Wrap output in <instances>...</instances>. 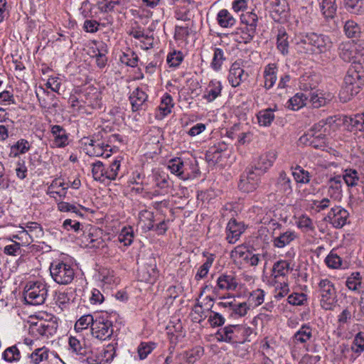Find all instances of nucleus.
Here are the masks:
<instances>
[{
  "label": "nucleus",
  "mask_w": 364,
  "mask_h": 364,
  "mask_svg": "<svg viewBox=\"0 0 364 364\" xmlns=\"http://www.w3.org/2000/svg\"><path fill=\"white\" fill-rule=\"evenodd\" d=\"M321 307L326 311H333L338 303V295L334 284L328 279H322L318 284Z\"/></svg>",
  "instance_id": "f257e3e1"
},
{
  "label": "nucleus",
  "mask_w": 364,
  "mask_h": 364,
  "mask_svg": "<svg viewBox=\"0 0 364 364\" xmlns=\"http://www.w3.org/2000/svg\"><path fill=\"white\" fill-rule=\"evenodd\" d=\"M47 294V286L41 282H28L24 288V299L27 304L31 305L43 304Z\"/></svg>",
  "instance_id": "f03ea898"
},
{
  "label": "nucleus",
  "mask_w": 364,
  "mask_h": 364,
  "mask_svg": "<svg viewBox=\"0 0 364 364\" xmlns=\"http://www.w3.org/2000/svg\"><path fill=\"white\" fill-rule=\"evenodd\" d=\"M49 269L51 277L59 284H68L72 282L75 277L73 267L62 261L53 262Z\"/></svg>",
  "instance_id": "7ed1b4c3"
},
{
  "label": "nucleus",
  "mask_w": 364,
  "mask_h": 364,
  "mask_svg": "<svg viewBox=\"0 0 364 364\" xmlns=\"http://www.w3.org/2000/svg\"><path fill=\"white\" fill-rule=\"evenodd\" d=\"M92 335L101 341L109 338L113 333L112 322L107 314L95 315V321L91 326Z\"/></svg>",
  "instance_id": "20e7f679"
},
{
  "label": "nucleus",
  "mask_w": 364,
  "mask_h": 364,
  "mask_svg": "<svg viewBox=\"0 0 364 364\" xmlns=\"http://www.w3.org/2000/svg\"><path fill=\"white\" fill-rule=\"evenodd\" d=\"M194 162L189 159L183 160L181 158H175L168 161V168L171 173L176 175L182 180H186L194 172Z\"/></svg>",
  "instance_id": "39448f33"
},
{
  "label": "nucleus",
  "mask_w": 364,
  "mask_h": 364,
  "mask_svg": "<svg viewBox=\"0 0 364 364\" xmlns=\"http://www.w3.org/2000/svg\"><path fill=\"white\" fill-rule=\"evenodd\" d=\"M361 65H352L345 77L344 83L354 89V92H359L364 85V73L360 70Z\"/></svg>",
  "instance_id": "423d86ee"
},
{
  "label": "nucleus",
  "mask_w": 364,
  "mask_h": 364,
  "mask_svg": "<svg viewBox=\"0 0 364 364\" xmlns=\"http://www.w3.org/2000/svg\"><path fill=\"white\" fill-rule=\"evenodd\" d=\"M84 145L85 146V149L87 151V154L90 156H104L108 158L109 156V154H105L107 151H112V147L108 144H105L103 141H100L99 139L93 138H86L84 141Z\"/></svg>",
  "instance_id": "0eeeda50"
},
{
  "label": "nucleus",
  "mask_w": 364,
  "mask_h": 364,
  "mask_svg": "<svg viewBox=\"0 0 364 364\" xmlns=\"http://www.w3.org/2000/svg\"><path fill=\"white\" fill-rule=\"evenodd\" d=\"M218 341L228 343H241L239 325H228L218 331L215 334Z\"/></svg>",
  "instance_id": "6e6552de"
},
{
  "label": "nucleus",
  "mask_w": 364,
  "mask_h": 364,
  "mask_svg": "<svg viewBox=\"0 0 364 364\" xmlns=\"http://www.w3.org/2000/svg\"><path fill=\"white\" fill-rule=\"evenodd\" d=\"M277 157V154L274 150L262 154L258 157L251 168H253L255 171L261 176L272 166Z\"/></svg>",
  "instance_id": "1a4fd4ad"
},
{
  "label": "nucleus",
  "mask_w": 364,
  "mask_h": 364,
  "mask_svg": "<svg viewBox=\"0 0 364 364\" xmlns=\"http://www.w3.org/2000/svg\"><path fill=\"white\" fill-rule=\"evenodd\" d=\"M260 175L253 168L247 171L246 176H242L238 183L240 190L243 192L250 193L257 189L259 186Z\"/></svg>",
  "instance_id": "9d476101"
},
{
  "label": "nucleus",
  "mask_w": 364,
  "mask_h": 364,
  "mask_svg": "<svg viewBox=\"0 0 364 364\" xmlns=\"http://www.w3.org/2000/svg\"><path fill=\"white\" fill-rule=\"evenodd\" d=\"M58 325L54 321H41L31 327L32 333L48 338L53 336L57 331Z\"/></svg>",
  "instance_id": "9b49d317"
},
{
  "label": "nucleus",
  "mask_w": 364,
  "mask_h": 364,
  "mask_svg": "<svg viewBox=\"0 0 364 364\" xmlns=\"http://www.w3.org/2000/svg\"><path fill=\"white\" fill-rule=\"evenodd\" d=\"M311 52L325 53L332 47V41L328 36L311 33Z\"/></svg>",
  "instance_id": "f8f14e48"
},
{
  "label": "nucleus",
  "mask_w": 364,
  "mask_h": 364,
  "mask_svg": "<svg viewBox=\"0 0 364 364\" xmlns=\"http://www.w3.org/2000/svg\"><path fill=\"white\" fill-rule=\"evenodd\" d=\"M245 230V225L242 222H238L232 218L226 227V240L230 244L235 243Z\"/></svg>",
  "instance_id": "ddd939ff"
},
{
  "label": "nucleus",
  "mask_w": 364,
  "mask_h": 364,
  "mask_svg": "<svg viewBox=\"0 0 364 364\" xmlns=\"http://www.w3.org/2000/svg\"><path fill=\"white\" fill-rule=\"evenodd\" d=\"M349 217L348 212L341 206L332 208L327 218L334 228H341L347 223Z\"/></svg>",
  "instance_id": "4468645a"
},
{
  "label": "nucleus",
  "mask_w": 364,
  "mask_h": 364,
  "mask_svg": "<svg viewBox=\"0 0 364 364\" xmlns=\"http://www.w3.org/2000/svg\"><path fill=\"white\" fill-rule=\"evenodd\" d=\"M139 278L141 282L153 284L159 276V272L156 269V264L153 259H151L149 263L139 269L138 272Z\"/></svg>",
  "instance_id": "2eb2a0df"
},
{
  "label": "nucleus",
  "mask_w": 364,
  "mask_h": 364,
  "mask_svg": "<svg viewBox=\"0 0 364 364\" xmlns=\"http://www.w3.org/2000/svg\"><path fill=\"white\" fill-rule=\"evenodd\" d=\"M248 77V73L240 67V63L235 62L231 65L228 75V81L232 87H236L239 86L242 82L247 80Z\"/></svg>",
  "instance_id": "dca6fc26"
},
{
  "label": "nucleus",
  "mask_w": 364,
  "mask_h": 364,
  "mask_svg": "<svg viewBox=\"0 0 364 364\" xmlns=\"http://www.w3.org/2000/svg\"><path fill=\"white\" fill-rule=\"evenodd\" d=\"M238 287V282L232 274H222L216 280L215 291H235Z\"/></svg>",
  "instance_id": "f3484780"
},
{
  "label": "nucleus",
  "mask_w": 364,
  "mask_h": 364,
  "mask_svg": "<svg viewBox=\"0 0 364 364\" xmlns=\"http://www.w3.org/2000/svg\"><path fill=\"white\" fill-rule=\"evenodd\" d=\"M330 125L328 122L324 120H321L317 124H315L312 128H311L307 133L304 134L299 138L301 143H308V141L311 139L316 138L319 133L329 134Z\"/></svg>",
  "instance_id": "a211bd4d"
},
{
  "label": "nucleus",
  "mask_w": 364,
  "mask_h": 364,
  "mask_svg": "<svg viewBox=\"0 0 364 364\" xmlns=\"http://www.w3.org/2000/svg\"><path fill=\"white\" fill-rule=\"evenodd\" d=\"M68 184L65 183L60 178L54 179L49 186L47 194L55 199L64 198L67 194Z\"/></svg>",
  "instance_id": "6ab92c4d"
},
{
  "label": "nucleus",
  "mask_w": 364,
  "mask_h": 364,
  "mask_svg": "<svg viewBox=\"0 0 364 364\" xmlns=\"http://www.w3.org/2000/svg\"><path fill=\"white\" fill-rule=\"evenodd\" d=\"M203 348L198 346L179 354L177 358L180 364H193L199 360L203 356Z\"/></svg>",
  "instance_id": "aec40b11"
},
{
  "label": "nucleus",
  "mask_w": 364,
  "mask_h": 364,
  "mask_svg": "<svg viewBox=\"0 0 364 364\" xmlns=\"http://www.w3.org/2000/svg\"><path fill=\"white\" fill-rule=\"evenodd\" d=\"M338 50L339 55L344 61L352 62L353 65L357 64L355 43L352 41L342 43Z\"/></svg>",
  "instance_id": "412c9836"
},
{
  "label": "nucleus",
  "mask_w": 364,
  "mask_h": 364,
  "mask_svg": "<svg viewBox=\"0 0 364 364\" xmlns=\"http://www.w3.org/2000/svg\"><path fill=\"white\" fill-rule=\"evenodd\" d=\"M307 96H309L308 103H310L315 108L326 105L333 98L331 93H323L318 90L308 92Z\"/></svg>",
  "instance_id": "4be33fe9"
},
{
  "label": "nucleus",
  "mask_w": 364,
  "mask_h": 364,
  "mask_svg": "<svg viewBox=\"0 0 364 364\" xmlns=\"http://www.w3.org/2000/svg\"><path fill=\"white\" fill-rule=\"evenodd\" d=\"M222 88L220 81L212 80L208 83L203 97L208 102H213L217 97L220 96Z\"/></svg>",
  "instance_id": "5701e85b"
},
{
  "label": "nucleus",
  "mask_w": 364,
  "mask_h": 364,
  "mask_svg": "<svg viewBox=\"0 0 364 364\" xmlns=\"http://www.w3.org/2000/svg\"><path fill=\"white\" fill-rule=\"evenodd\" d=\"M148 95L141 88H136L129 97L133 111H137L143 108L146 102Z\"/></svg>",
  "instance_id": "b1692460"
},
{
  "label": "nucleus",
  "mask_w": 364,
  "mask_h": 364,
  "mask_svg": "<svg viewBox=\"0 0 364 364\" xmlns=\"http://www.w3.org/2000/svg\"><path fill=\"white\" fill-rule=\"evenodd\" d=\"M277 68L274 63H269L264 68L263 77H264V87L267 90L271 89L275 84L277 77Z\"/></svg>",
  "instance_id": "393cba45"
},
{
  "label": "nucleus",
  "mask_w": 364,
  "mask_h": 364,
  "mask_svg": "<svg viewBox=\"0 0 364 364\" xmlns=\"http://www.w3.org/2000/svg\"><path fill=\"white\" fill-rule=\"evenodd\" d=\"M328 196L333 200H340L342 197L341 176H338L330 179L328 183Z\"/></svg>",
  "instance_id": "a878e982"
},
{
  "label": "nucleus",
  "mask_w": 364,
  "mask_h": 364,
  "mask_svg": "<svg viewBox=\"0 0 364 364\" xmlns=\"http://www.w3.org/2000/svg\"><path fill=\"white\" fill-rule=\"evenodd\" d=\"M297 237L296 233L290 230L281 232L278 236L274 237L272 242L273 245L277 248H283L289 245Z\"/></svg>",
  "instance_id": "bb28decb"
},
{
  "label": "nucleus",
  "mask_w": 364,
  "mask_h": 364,
  "mask_svg": "<svg viewBox=\"0 0 364 364\" xmlns=\"http://www.w3.org/2000/svg\"><path fill=\"white\" fill-rule=\"evenodd\" d=\"M85 103L93 109L102 107V95L96 88H92L85 94Z\"/></svg>",
  "instance_id": "cd10ccee"
},
{
  "label": "nucleus",
  "mask_w": 364,
  "mask_h": 364,
  "mask_svg": "<svg viewBox=\"0 0 364 364\" xmlns=\"http://www.w3.org/2000/svg\"><path fill=\"white\" fill-rule=\"evenodd\" d=\"M216 20L220 27L225 28H232L236 23L235 18L225 9L218 11Z\"/></svg>",
  "instance_id": "c85d7f7f"
},
{
  "label": "nucleus",
  "mask_w": 364,
  "mask_h": 364,
  "mask_svg": "<svg viewBox=\"0 0 364 364\" xmlns=\"http://www.w3.org/2000/svg\"><path fill=\"white\" fill-rule=\"evenodd\" d=\"M311 38V33H300L295 35L294 43L297 49L300 52L308 53L311 51V46L310 41Z\"/></svg>",
  "instance_id": "c756f323"
},
{
  "label": "nucleus",
  "mask_w": 364,
  "mask_h": 364,
  "mask_svg": "<svg viewBox=\"0 0 364 364\" xmlns=\"http://www.w3.org/2000/svg\"><path fill=\"white\" fill-rule=\"evenodd\" d=\"M28 232H35L36 235L41 234L42 232V228L40 226V225L37 223H28L26 224V227L23 229V230L21 232V236L16 235H14L13 237L18 240L25 238L26 242H24V244H29L33 241V240L31 239V237L29 235Z\"/></svg>",
  "instance_id": "7c9ffc66"
},
{
  "label": "nucleus",
  "mask_w": 364,
  "mask_h": 364,
  "mask_svg": "<svg viewBox=\"0 0 364 364\" xmlns=\"http://www.w3.org/2000/svg\"><path fill=\"white\" fill-rule=\"evenodd\" d=\"M346 286L350 291L360 293L363 288V277L360 272H353L346 279Z\"/></svg>",
  "instance_id": "2f4dec72"
},
{
  "label": "nucleus",
  "mask_w": 364,
  "mask_h": 364,
  "mask_svg": "<svg viewBox=\"0 0 364 364\" xmlns=\"http://www.w3.org/2000/svg\"><path fill=\"white\" fill-rule=\"evenodd\" d=\"M307 93L298 92L291 97L287 102V107L292 110H299L308 104Z\"/></svg>",
  "instance_id": "473e14b6"
},
{
  "label": "nucleus",
  "mask_w": 364,
  "mask_h": 364,
  "mask_svg": "<svg viewBox=\"0 0 364 364\" xmlns=\"http://www.w3.org/2000/svg\"><path fill=\"white\" fill-rule=\"evenodd\" d=\"M69 346L72 351L80 355V358L86 355L89 353V348L86 346L85 341L83 339L80 341L71 336L69 338Z\"/></svg>",
  "instance_id": "72a5a7b5"
},
{
  "label": "nucleus",
  "mask_w": 364,
  "mask_h": 364,
  "mask_svg": "<svg viewBox=\"0 0 364 364\" xmlns=\"http://www.w3.org/2000/svg\"><path fill=\"white\" fill-rule=\"evenodd\" d=\"M275 110L276 107L274 109L267 108L260 110L257 114V119L259 124L262 127H269L275 118L274 114Z\"/></svg>",
  "instance_id": "f704fd0d"
},
{
  "label": "nucleus",
  "mask_w": 364,
  "mask_h": 364,
  "mask_svg": "<svg viewBox=\"0 0 364 364\" xmlns=\"http://www.w3.org/2000/svg\"><path fill=\"white\" fill-rule=\"evenodd\" d=\"M51 133L55 137V144L58 147H63L68 144V136L65 130L60 125H53Z\"/></svg>",
  "instance_id": "c9c22d12"
},
{
  "label": "nucleus",
  "mask_w": 364,
  "mask_h": 364,
  "mask_svg": "<svg viewBox=\"0 0 364 364\" xmlns=\"http://www.w3.org/2000/svg\"><path fill=\"white\" fill-rule=\"evenodd\" d=\"M82 242L84 244L85 247L88 248H99L104 245L102 239L97 237L94 232L90 230L87 232H84Z\"/></svg>",
  "instance_id": "e433bc0d"
},
{
  "label": "nucleus",
  "mask_w": 364,
  "mask_h": 364,
  "mask_svg": "<svg viewBox=\"0 0 364 364\" xmlns=\"http://www.w3.org/2000/svg\"><path fill=\"white\" fill-rule=\"evenodd\" d=\"M335 1L336 0H318L321 11L326 18H333L337 9Z\"/></svg>",
  "instance_id": "4c0bfd02"
},
{
  "label": "nucleus",
  "mask_w": 364,
  "mask_h": 364,
  "mask_svg": "<svg viewBox=\"0 0 364 364\" xmlns=\"http://www.w3.org/2000/svg\"><path fill=\"white\" fill-rule=\"evenodd\" d=\"M278 190L285 194H290L292 192L291 181L284 171H281L277 181Z\"/></svg>",
  "instance_id": "58836bf2"
},
{
  "label": "nucleus",
  "mask_w": 364,
  "mask_h": 364,
  "mask_svg": "<svg viewBox=\"0 0 364 364\" xmlns=\"http://www.w3.org/2000/svg\"><path fill=\"white\" fill-rule=\"evenodd\" d=\"M312 337V328L306 324H304L294 335L295 343H305Z\"/></svg>",
  "instance_id": "ea45409f"
},
{
  "label": "nucleus",
  "mask_w": 364,
  "mask_h": 364,
  "mask_svg": "<svg viewBox=\"0 0 364 364\" xmlns=\"http://www.w3.org/2000/svg\"><path fill=\"white\" fill-rule=\"evenodd\" d=\"M196 7H189L186 5H176L174 15L177 20L188 21L193 17L192 10Z\"/></svg>",
  "instance_id": "a19ab883"
},
{
  "label": "nucleus",
  "mask_w": 364,
  "mask_h": 364,
  "mask_svg": "<svg viewBox=\"0 0 364 364\" xmlns=\"http://www.w3.org/2000/svg\"><path fill=\"white\" fill-rule=\"evenodd\" d=\"M288 35L284 29H279L277 36V48L279 52L285 55L289 53Z\"/></svg>",
  "instance_id": "79ce46f5"
},
{
  "label": "nucleus",
  "mask_w": 364,
  "mask_h": 364,
  "mask_svg": "<svg viewBox=\"0 0 364 364\" xmlns=\"http://www.w3.org/2000/svg\"><path fill=\"white\" fill-rule=\"evenodd\" d=\"M255 31L248 27L240 28L235 34V40L239 43H248L253 39Z\"/></svg>",
  "instance_id": "37998d69"
},
{
  "label": "nucleus",
  "mask_w": 364,
  "mask_h": 364,
  "mask_svg": "<svg viewBox=\"0 0 364 364\" xmlns=\"http://www.w3.org/2000/svg\"><path fill=\"white\" fill-rule=\"evenodd\" d=\"M264 290L257 289L250 294L247 303L250 305V308L259 306L264 302Z\"/></svg>",
  "instance_id": "c03bdc74"
},
{
  "label": "nucleus",
  "mask_w": 364,
  "mask_h": 364,
  "mask_svg": "<svg viewBox=\"0 0 364 364\" xmlns=\"http://www.w3.org/2000/svg\"><path fill=\"white\" fill-rule=\"evenodd\" d=\"M49 350L46 347L38 348L35 349L29 355L31 361L33 364H39L40 363L47 360L48 358Z\"/></svg>",
  "instance_id": "a18cd8bd"
},
{
  "label": "nucleus",
  "mask_w": 364,
  "mask_h": 364,
  "mask_svg": "<svg viewBox=\"0 0 364 364\" xmlns=\"http://www.w3.org/2000/svg\"><path fill=\"white\" fill-rule=\"evenodd\" d=\"M22 245H26L24 242L21 244L16 241L11 240L9 241V244H6L3 249V252L5 255L9 256L16 257L21 255Z\"/></svg>",
  "instance_id": "49530a36"
},
{
  "label": "nucleus",
  "mask_w": 364,
  "mask_h": 364,
  "mask_svg": "<svg viewBox=\"0 0 364 364\" xmlns=\"http://www.w3.org/2000/svg\"><path fill=\"white\" fill-rule=\"evenodd\" d=\"M290 269V264L287 260H279L273 266V274L275 278L286 276Z\"/></svg>",
  "instance_id": "de8ad7c7"
},
{
  "label": "nucleus",
  "mask_w": 364,
  "mask_h": 364,
  "mask_svg": "<svg viewBox=\"0 0 364 364\" xmlns=\"http://www.w3.org/2000/svg\"><path fill=\"white\" fill-rule=\"evenodd\" d=\"M30 147L29 142L26 139H21L11 146V154H12L14 157H16L20 154H23L28 151Z\"/></svg>",
  "instance_id": "09e8293b"
},
{
  "label": "nucleus",
  "mask_w": 364,
  "mask_h": 364,
  "mask_svg": "<svg viewBox=\"0 0 364 364\" xmlns=\"http://www.w3.org/2000/svg\"><path fill=\"white\" fill-rule=\"evenodd\" d=\"M2 358L8 363L17 362L21 359V353L16 346H12L3 352Z\"/></svg>",
  "instance_id": "8fccbe9b"
},
{
  "label": "nucleus",
  "mask_w": 364,
  "mask_h": 364,
  "mask_svg": "<svg viewBox=\"0 0 364 364\" xmlns=\"http://www.w3.org/2000/svg\"><path fill=\"white\" fill-rule=\"evenodd\" d=\"M173 107V99L168 94H165L161 100V104L159 106V109L161 114L165 117L171 112V109Z\"/></svg>",
  "instance_id": "3c124183"
},
{
  "label": "nucleus",
  "mask_w": 364,
  "mask_h": 364,
  "mask_svg": "<svg viewBox=\"0 0 364 364\" xmlns=\"http://www.w3.org/2000/svg\"><path fill=\"white\" fill-rule=\"evenodd\" d=\"M342 178L348 186H355L359 181V175L355 169H346L342 176Z\"/></svg>",
  "instance_id": "603ef678"
},
{
  "label": "nucleus",
  "mask_w": 364,
  "mask_h": 364,
  "mask_svg": "<svg viewBox=\"0 0 364 364\" xmlns=\"http://www.w3.org/2000/svg\"><path fill=\"white\" fill-rule=\"evenodd\" d=\"M152 218L153 214L151 212L146 210H141L139 213V223L144 229L150 230L154 228Z\"/></svg>",
  "instance_id": "864d4df0"
},
{
  "label": "nucleus",
  "mask_w": 364,
  "mask_h": 364,
  "mask_svg": "<svg viewBox=\"0 0 364 364\" xmlns=\"http://www.w3.org/2000/svg\"><path fill=\"white\" fill-rule=\"evenodd\" d=\"M294 180L299 183H308L310 181V173L302 167L297 166L292 171Z\"/></svg>",
  "instance_id": "5fc2aeb1"
},
{
  "label": "nucleus",
  "mask_w": 364,
  "mask_h": 364,
  "mask_svg": "<svg viewBox=\"0 0 364 364\" xmlns=\"http://www.w3.org/2000/svg\"><path fill=\"white\" fill-rule=\"evenodd\" d=\"M317 85L318 80L315 75H304L300 79V87L306 92L315 88Z\"/></svg>",
  "instance_id": "6e6d98bb"
},
{
  "label": "nucleus",
  "mask_w": 364,
  "mask_h": 364,
  "mask_svg": "<svg viewBox=\"0 0 364 364\" xmlns=\"http://www.w3.org/2000/svg\"><path fill=\"white\" fill-rule=\"evenodd\" d=\"M350 349L358 355L364 351V332L360 331L355 334Z\"/></svg>",
  "instance_id": "4d7b16f0"
},
{
  "label": "nucleus",
  "mask_w": 364,
  "mask_h": 364,
  "mask_svg": "<svg viewBox=\"0 0 364 364\" xmlns=\"http://www.w3.org/2000/svg\"><path fill=\"white\" fill-rule=\"evenodd\" d=\"M225 60V57L223 50L219 48H215L213 58L210 64L211 68L215 71L220 70Z\"/></svg>",
  "instance_id": "13d9d810"
},
{
  "label": "nucleus",
  "mask_w": 364,
  "mask_h": 364,
  "mask_svg": "<svg viewBox=\"0 0 364 364\" xmlns=\"http://www.w3.org/2000/svg\"><path fill=\"white\" fill-rule=\"evenodd\" d=\"M155 348L156 343L154 342H141L137 348L139 359H145Z\"/></svg>",
  "instance_id": "bf43d9fd"
},
{
  "label": "nucleus",
  "mask_w": 364,
  "mask_h": 364,
  "mask_svg": "<svg viewBox=\"0 0 364 364\" xmlns=\"http://www.w3.org/2000/svg\"><path fill=\"white\" fill-rule=\"evenodd\" d=\"M214 259L215 257L213 255H209L207 257L205 262L200 267L197 274H196V279L197 280L204 278L208 274Z\"/></svg>",
  "instance_id": "052dcab7"
},
{
  "label": "nucleus",
  "mask_w": 364,
  "mask_h": 364,
  "mask_svg": "<svg viewBox=\"0 0 364 364\" xmlns=\"http://www.w3.org/2000/svg\"><path fill=\"white\" fill-rule=\"evenodd\" d=\"M346 122L355 130L364 132V113L358 114L349 117L348 120H346Z\"/></svg>",
  "instance_id": "680f3d73"
},
{
  "label": "nucleus",
  "mask_w": 364,
  "mask_h": 364,
  "mask_svg": "<svg viewBox=\"0 0 364 364\" xmlns=\"http://www.w3.org/2000/svg\"><path fill=\"white\" fill-rule=\"evenodd\" d=\"M105 172V168L101 161H97L92 164V173L95 180L105 182L106 180Z\"/></svg>",
  "instance_id": "e2e57ef3"
},
{
  "label": "nucleus",
  "mask_w": 364,
  "mask_h": 364,
  "mask_svg": "<svg viewBox=\"0 0 364 364\" xmlns=\"http://www.w3.org/2000/svg\"><path fill=\"white\" fill-rule=\"evenodd\" d=\"M95 321V316L90 314L82 316L75 323V328L77 331H81L87 328L90 324L93 326Z\"/></svg>",
  "instance_id": "0e129e2a"
},
{
  "label": "nucleus",
  "mask_w": 364,
  "mask_h": 364,
  "mask_svg": "<svg viewBox=\"0 0 364 364\" xmlns=\"http://www.w3.org/2000/svg\"><path fill=\"white\" fill-rule=\"evenodd\" d=\"M241 21L243 23L246 24L245 27H248L254 31H256L257 26L258 18L256 14L253 12H247L241 17Z\"/></svg>",
  "instance_id": "69168bd1"
},
{
  "label": "nucleus",
  "mask_w": 364,
  "mask_h": 364,
  "mask_svg": "<svg viewBox=\"0 0 364 364\" xmlns=\"http://www.w3.org/2000/svg\"><path fill=\"white\" fill-rule=\"evenodd\" d=\"M344 31L348 38H355L358 36L360 28L355 21H348L345 23Z\"/></svg>",
  "instance_id": "338daca9"
},
{
  "label": "nucleus",
  "mask_w": 364,
  "mask_h": 364,
  "mask_svg": "<svg viewBox=\"0 0 364 364\" xmlns=\"http://www.w3.org/2000/svg\"><path fill=\"white\" fill-rule=\"evenodd\" d=\"M326 265L331 269H338L342 265V259L333 251H331L326 257Z\"/></svg>",
  "instance_id": "774afa93"
}]
</instances>
